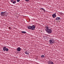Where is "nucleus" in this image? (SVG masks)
I'll list each match as a JSON object with an SVG mask.
<instances>
[{"label": "nucleus", "instance_id": "aec40b11", "mask_svg": "<svg viewBox=\"0 0 64 64\" xmlns=\"http://www.w3.org/2000/svg\"><path fill=\"white\" fill-rule=\"evenodd\" d=\"M17 2H19L20 1V0H17Z\"/></svg>", "mask_w": 64, "mask_h": 64}, {"label": "nucleus", "instance_id": "6e6552de", "mask_svg": "<svg viewBox=\"0 0 64 64\" xmlns=\"http://www.w3.org/2000/svg\"><path fill=\"white\" fill-rule=\"evenodd\" d=\"M6 47H4L3 48V51H5V50H6Z\"/></svg>", "mask_w": 64, "mask_h": 64}, {"label": "nucleus", "instance_id": "39448f33", "mask_svg": "<svg viewBox=\"0 0 64 64\" xmlns=\"http://www.w3.org/2000/svg\"><path fill=\"white\" fill-rule=\"evenodd\" d=\"M21 48H20V47H19L18 48H17V49L16 50V51H21Z\"/></svg>", "mask_w": 64, "mask_h": 64}, {"label": "nucleus", "instance_id": "f3484780", "mask_svg": "<svg viewBox=\"0 0 64 64\" xmlns=\"http://www.w3.org/2000/svg\"><path fill=\"white\" fill-rule=\"evenodd\" d=\"M42 10L44 12H45V10L44 8H43V10Z\"/></svg>", "mask_w": 64, "mask_h": 64}, {"label": "nucleus", "instance_id": "9b49d317", "mask_svg": "<svg viewBox=\"0 0 64 64\" xmlns=\"http://www.w3.org/2000/svg\"><path fill=\"white\" fill-rule=\"evenodd\" d=\"M52 62L51 61H48V64H50Z\"/></svg>", "mask_w": 64, "mask_h": 64}, {"label": "nucleus", "instance_id": "1a4fd4ad", "mask_svg": "<svg viewBox=\"0 0 64 64\" xmlns=\"http://www.w3.org/2000/svg\"><path fill=\"white\" fill-rule=\"evenodd\" d=\"M21 33H23L24 34L26 33V32L21 31Z\"/></svg>", "mask_w": 64, "mask_h": 64}, {"label": "nucleus", "instance_id": "20e7f679", "mask_svg": "<svg viewBox=\"0 0 64 64\" xmlns=\"http://www.w3.org/2000/svg\"><path fill=\"white\" fill-rule=\"evenodd\" d=\"M54 40H53L50 39L49 40V42L50 43H54Z\"/></svg>", "mask_w": 64, "mask_h": 64}, {"label": "nucleus", "instance_id": "7ed1b4c3", "mask_svg": "<svg viewBox=\"0 0 64 64\" xmlns=\"http://www.w3.org/2000/svg\"><path fill=\"white\" fill-rule=\"evenodd\" d=\"M35 28V26L32 25L31 26V30H34Z\"/></svg>", "mask_w": 64, "mask_h": 64}, {"label": "nucleus", "instance_id": "f8f14e48", "mask_svg": "<svg viewBox=\"0 0 64 64\" xmlns=\"http://www.w3.org/2000/svg\"><path fill=\"white\" fill-rule=\"evenodd\" d=\"M28 28V29H31V26H29Z\"/></svg>", "mask_w": 64, "mask_h": 64}, {"label": "nucleus", "instance_id": "ddd939ff", "mask_svg": "<svg viewBox=\"0 0 64 64\" xmlns=\"http://www.w3.org/2000/svg\"><path fill=\"white\" fill-rule=\"evenodd\" d=\"M41 57L42 58H44L45 56L44 55H42L41 56Z\"/></svg>", "mask_w": 64, "mask_h": 64}, {"label": "nucleus", "instance_id": "423d86ee", "mask_svg": "<svg viewBox=\"0 0 64 64\" xmlns=\"http://www.w3.org/2000/svg\"><path fill=\"white\" fill-rule=\"evenodd\" d=\"M52 17H53V18H55L56 17V13H55V14H53L52 15Z\"/></svg>", "mask_w": 64, "mask_h": 64}, {"label": "nucleus", "instance_id": "f257e3e1", "mask_svg": "<svg viewBox=\"0 0 64 64\" xmlns=\"http://www.w3.org/2000/svg\"><path fill=\"white\" fill-rule=\"evenodd\" d=\"M45 30L47 33H49V34L52 33V30H51V28L48 27V26H46Z\"/></svg>", "mask_w": 64, "mask_h": 64}, {"label": "nucleus", "instance_id": "412c9836", "mask_svg": "<svg viewBox=\"0 0 64 64\" xmlns=\"http://www.w3.org/2000/svg\"><path fill=\"white\" fill-rule=\"evenodd\" d=\"M26 1H27V2H28L29 1V0H25Z\"/></svg>", "mask_w": 64, "mask_h": 64}, {"label": "nucleus", "instance_id": "2eb2a0df", "mask_svg": "<svg viewBox=\"0 0 64 64\" xmlns=\"http://www.w3.org/2000/svg\"><path fill=\"white\" fill-rule=\"evenodd\" d=\"M16 1H14V2H12V3H13V4H15V3H16Z\"/></svg>", "mask_w": 64, "mask_h": 64}, {"label": "nucleus", "instance_id": "4be33fe9", "mask_svg": "<svg viewBox=\"0 0 64 64\" xmlns=\"http://www.w3.org/2000/svg\"><path fill=\"white\" fill-rule=\"evenodd\" d=\"M11 1L12 2H13V0H11Z\"/></svg>", "mask_w": 64, "mask_h": 64}, {"label": "nucleus", "instance_id": "f03ea898", "mask_svg": "<svg viewBox=\"0 0 64 64\" xmlns=\"http://www.w3.org/2000/svg\"><path fill=\"white\" fill-rule=\"evenodd\" d=\"M6 12H2L0 13V15L2 16H5V14H6Z\"/></svg>", "mask_w": 64, "mask_h": 64}, {"label": "nucleus", "instance_id": "a211bd4d", "mask_svg": "<svg viewBox=\"0 0 64 64\" xmlns=\"http://www.w3.org/2000/svg\"><path fill=\"white\" fill-rule=\"evenodd\" d=\"M8 28L9 29H10V30H11V28L10 27H8Z\"/></svg>", "mask_w": 64, "mask_h": 64}, {"label": "nucleus", "instance_id": "0eeeda50", "mask_svg": "<svg viewBox=\"0 0 64 64\" xmlns=\"http://www.w3.org/2000/svg\"><path fill=\"white\" fill-rule=\"evenodd\" d=\"M56 19V20H59L60 19V17H57Z\"/></svg>", "mask_w": 64, "mask_h": 64}, {"label": "nucleus", "instance_id": "dca6fc26", "mask_svg": "<svg viewBox=\"0 0 64 64\" xmlns=\"http://www.w3.org/2000/svg\"><path fill=\"white\" fill-rule=\"evenodd\" d=\"M43 8H40V10H43Z\"/></svg>", "mask_w": 64, "mask_h": 64}, {"label": "nucleus", "instance_id": "9d476101", "mask_svg": "<svg viewBox=\"0 0 64 64\" xmlns=\"http://www.w3.org/2000/svg\"><path fill=\"white\" fill-rule=\"evenodd\" d=\"M25 54H27V55H28L29 54V52L26 51V52H25Z\"/></svg>", "mask_w": 64, "mask_h": 64}, {"label": "nucleus", "instance_id": "6ab92c4d", "mask_svg": "<svg viewBox=\"0 0 64 64\" xmlns=\"http://www.w3.org/2000/svg\"><path fill=\"white\" fill-rule=\"evenodd\" d=\"M50 64H54V63H53V62H52Z\"/></svg>", "mask_w": 64, "mask_h": 64}, {"label": "nucleus", "instance_id": "4468645a", "mask_svg": "<svg viewBox=\"0 0 64 64\" xmlns=\"http://www.w3.org/2000/svg\"><path fill=\"white\" fill-rule=\"evenodd\" d=\"M8 48H6V49L5 51H6L7 52V51H8Z\"/></svg>", "mask_w": 64, "mask_h": 64}]
</instances>
